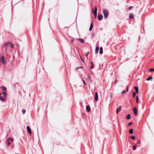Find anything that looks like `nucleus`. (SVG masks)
I'll list each match as a JSON object with an SVG mask.
<instances>
[{"instance_id": "31", "label": "nucleus", "mask_w": 154, "mask_h": 154, "mask_svg": "<svg viewBox=\"0 0 154 154\" xmlns=\"http://www.w3.org/2000/svg\"><path fill=\"white\" fill-rule=\"evenodd\" d=\"M133 8V7L132 6H130L129 8H128V9L129 10H131V9Z\"/></svg>"}, {"instance_id": "11", "label": "nucleus", "mask_w": 154, "mask_h": 154, "mask_svg": "<svg viewBox=\"0 0 154 154\" xmlns=\"http://www.w3.org/2000/svg\"><path fill=\"white\" fill-rule=\"evenodd\" d=\"M86 109L88 112H89L90 110V108L89 105H88L86 107Z\"/></svg>"}, {"instance_id": "30", "label": "nucleus", "mask_w": 154, "mask_h": 154, "mask_svg": "<svg viewBox=\"0 0 154 154\" xmlns=\"http://www.w3.org/2000/svg\"><path fill=\"white\" fill-rule=\"evenodd\" d=\"M131 138L132 140H134L135 138V137L134 136H132L131 137Z\"/></svg>"}, {"instance_id": "40", "label": "nucleus", "mask_w": 154, "mask_h": 154, "mask_svg": "<svg viewBox=\"0 0 154 154\" xmlns=\"http://www.w3.org/2000/svg\"><path fill=\"white\" fill-rule=\"evenodd\" d=\"M94 10L97 11V8L96 7L95 8Z\"/></svg>"}, {"instance_id": "19", "label": "nucleus", "mask_w": 154, "mask_h": 154, "mask_svg": "<svg viewBox=\"0 0 154 154\" xmlns=\"http://www.w3.org/2000/svg\"><path fill=\"white\" fill-rule=\"evenodd\" d=\"M99 49V47L98 46H97L95 48V53L96 54L97 53Z\"/></svg>"}, {"instance_id": "28", "label": "nucleus", "mask_w": 154, "mask_h": 154, "mask_svg": "<svg viewBox=\"0 0 154 154\" xmlns=\"http://www.w3.org/2000/svg\"><path fill=\"white\" fill-rule=\"evenodd\" d=\"M97 11H95L93 12V13L95 15V16H96L97 15Z\"/></svg>"}, {"instance_id": "36", "label": "nucleus", "mask_w": 154, "mask_h": 154, "mask_svg": "<svg viewBox=\"0 0 154 154\" xmlns=\"http://www.w3.org/2000/svg\"><path fill=\"white\" fill-rule=\"evenodd\" d=\"M79 57H80V59H81V60L82 62H83V60H82V58L81 57V56H79Z\"/></svg>"}, {"instance_id": "39", "label": "nucleus", "mask_w": 154, "mask_h": 154, "mask_svg": "<svg viewBox=\"0 0 154 154\" xmlns=\"http://www.w3.org/2000/svg\"><path fill=\"white\" fill-rule=\"evenodd\" d=\"M126 88H127V92H128V86H127L126 87Z\"/></svg>"}, {"instance_id": "32", "label": "nucleus", "mask_w": 154, "mask_h": 154, "mask_svg": "<svg viewBox=\"0 0 154 154\" xmlns=\"http://www.w3.org/2000/svg\"><path fill=\"white\" fill-rule=\"evenodd\" d=\"M126 93V91L125 90H123L122 92V94H124Z\"/></svg>"}, {"instance_id": "44", "label": "nucleus", "mask_w": 154, "mask_h": 154, "mask_svg": "<svg viewBox=\"0 0 154 154\" xmlns=\"http://www.w3.org/2000/svg\"><path fill=\"white\" fill-rule=\"evenodd\" d=\"M82 67H80L79 68H82Z\"/></svg>"}, {"instance_id": "2", "label": "nucleus", "mask_w": 154, "mask_h": 154, "mask_svg": "<svg viewBox=\"0 0 154 154\" xmlns=\"http://www.w3.org/2000/svg\"><path fill=\"white\" fill-rule=\"evenodd\" d=\"M103 13L104 14V18L105 19L109 15L108 11L106 9H104L103 10Z\"/></svg>"}, {"instance_id": "14", "label": "nucleus", "mask_w": 154, "mask_h": 154, "mask_svg": "<svg viewBox=\"0 0 154 154\" xmlns=\"http://www.w3.org/2000/svg\"><path fill=\"white\" fill-rule=\"evenodd\" d=\"M90 63L91 64V66L90 67V68L91 69H93L94 67V65L93 63L92 62H91V61L90 62Z\"/></svg>"}, {"instance_id": "15", "label": "nucleus", "mask_w": 154, "mask_h": 154, "mask_svg": "<svg viewBox=\"0 0 154 154\" xmlns=\"http://www.w3.org/2000/svg\"><path fill=\"white\" fill-rule=\"evenodd\" d=\"M77 40L80 41V42L82 43H83L84 42V40L82 38L77 39Z\"/></svg>"}, {"instance_id": "43", "label": "nucleus", "mask_w": 154, "mask_h": 154, "mask_svg": "<svg viewBox=\"0 0 154 154\" xmlns=\"http://www.w3.org/2000/svg\"><path fill=\"white\" fill-rule=\"evenodd\" d=\"M138 143H139V144L140 143V141H139L138 142Z\"/></svg>"}, {"instance_id": "29", "label": "nucleus", "mask_w": 154, "mask_h": 154, "mask_svg": "<svg viewBox=\"0 0 154 154\" xmlns=\"http://www.w3.org/2000/svg\"><path fill=\"white\" fill-rule=\"evenodd\" d=\"M73 41H74L73 39H71V42H70V43L71 44L73 45Z\"/></svg>"}, {"instance_id": "26", "label": "nucleus", "mask_w": 154, "mask_h": 154, "mask_svg": "<svg viewBox=\"0 0 154 154\" xmlns=\"http://www.w3.org/2000/svg\"><path fill=\"white\" fill-rule=\"evenodd\" d=\"M82 80V81H83L84 84L85 85H87V84H86V83H85V82L84 80V79H83Z\"/></svg>"}, {"instance_id": "37", "label": "nucleus", "mask_w": 154, "mask_h": 154, "mask_svg": "<svg viewBox=\"0 0 154 154\" xmlns=\"http://www.w3.org/2000/svg\"><path fill=\"white\" fill-rule=\"evenodd\" d=\"M132 122H130L129 123H128V125H130L132 124Z\"/></svg>"}, {"instance_id": "24", "label": "nucleus", "mask_w": 154, "mask_h": 154, "mask_svg": "<svg viewBox=\"0 0 154 154\" xmlns=\"http://www.w3.org/2000/svg\"><path fill=\"white\" fill-rule=\"evenodd\" d=\"M136 146H135V145H134L133 146V149L134 150H135L136 149Z\"/></svg>"}, {"instance_id": "5", "label": "nucleus", "mask_w": 154, "mask_h": 154, "mask_svg": "<svg viewBox=\"0 0 154 154\" xmlns=\"http://www.w3.org/2000/svg\"><path fill=\"white\" fill-rule=\"evenodd\" d=\"M2 63L3 64H5L6 63L4 55H2Z\"/></svg>"}, {"instance_id": "13", "label": "nucleus", "mask_w": 154, "mask_h": 154, "mask_svg": "<svg viewBox=\"0 0 154 154\" xmlns=\"http://www.w3.org/2000/svg\"><path fill=\"white\" fill-rule=\"evenodd\" d=\"M100 54H102L103 53V48L101 47H100Z\"/></svg>"}, {"instance_id": "12", "label": "nucleus", "mask_w": 154, "mask_h": 154, "mask_svg": "<svg viewBox=\"0 0 154 154\" xmlns=\"http://www.w3.org/2000/svg\"><path fill=\"white\" fill-rule=\"evenodd\" d=\"M134 17V15L132 13H130L129 14V18L130 19H132Z\"/></svg>"}, {"instance_id": "41", "label": "nucleus", "mask_w": 154, "mask_h": 154, "mask_svg": "<svg viewBox=\"0 0 154 154\" xmlns=\"http://www.w3.org/2000/svg\"><path fill=\"white\" fill-rule=\"evenodd\" d=\"M112 97V93H111L110 97V98H111Z\"/></svg>"}, {"instance_id": "42", "label": "nucleus", "mask_w": 154, "mask_h": 154, "mask_svg": "<svg viewBox=\"0 0 154 154\" xmlns=\"http://www.w3.org/2000/svg\"><path fill=\"white\" fill-rule=\"evenodd\" d=\"M2 95V93L0 92V95Z\"/></svg>"}, {"instance_id": "46", "label": "nucleus", "mask_w": 154, "mask_h": 154, "mask_svg": "<svg viewBox=\"0 0 154 154\" xmlns=\"http://www.w3.org/2000/svg\"><path fill=\"white\" fill-rule=\"evenodd\" d=\"M15 154H19V153H16Z\"/></svg>"}, {"instance_id": "27", "label": "nucleus", "mask_w": 154, "mask_h": 154, "mask_svg": "<svg viewBox=\"0 0 154 154\" xmlns=\"http://www.w3.org/2000/svg\"><path fill=\"white\" fill-rule=\"evenodd\" d=\"M22 112L23 113V114H24L26 112V110L24 109H23L22 110Z\"/></svg>"}, {"instance_id": "10", "label": "nucleus", "mask_w": 154, "mask_h": 154, "mask_svg": "<svg viewBox=\"0 0 154 154\" xmlns=\"http://www.w3.org/2000/svg\"><path fill=\"white\" fill-rule=\"evenodd\" d=\"M121 110V107H119L117 108L116 109V113L117 114H118V112H119Z\"/></svg>"}, {"instance_id": "20", "label": "nucleus", "mask_w": 154, "mask_h": 154, "mask_svg": "<svg viewBox=\"0 0 154 154\" xmlns=\"http://www.w3.org/2000/svg\"><path fill=\"white\" fill-rule=\"evenodd\" d=\"M134 88L135 90H136V92L137 93H138V88L136 86Z\"/></svg>"}, {"instance_id": "18", "label": "nucleus", "mask_w": 154, "mask_h": 154, "mask_svg": "<svg viewBox=\"0 0 154 154\" xmlns=\"http://www.w3.org/2000/svg\"><path fill=\"white\" fill-rule=\"evenodd\" d=\"M93 27V26L92 24L91 23L90 26V27L89 28V30L90 31H91L92 30Z\"/></svg>"}, {"instance_id": "9", "label": "nucleus", "mask_w": 154, "mask_h": 154, "mask_svg": "<svg viewBox=\"0 0 154 154\" xmlns=\"http://www.w3.org/2000/svg\"><path fill=\"white\" fill-rule=\"evenodd\" d=\"M134 112L136 116H137V110L136 108L135 107L134 108Z\"/></svg>"}, {"instance_id": "22", "label": "nucleus", "mask_w": 154, "mask_h": 154, "mask_svg": "<svg viewBox=\"0 0 154 154\" xmlns=\"http://www.w3.org/2000/svg\"><path fill=\"white\" fill-rule=\"evenodd\" d=\"M129 132L130 134H132L133 132V130L132 129H130L129 131Z\"/></svg>"}, {"instance_id": "21", "label": "nucleus", "mask_w": 154, "mask_h": 154, "mask_svg": "<svg viewBox=\"0 0 154 154\" xmlns=\"http://www.w3.org/2000/svg\"><path fill=\"white\" fill-rule=\"evenodd\" d=\"M2 93L4 96V97H5L6 98V96H7V94H6V93L5 92H2Z\"/></svg>"}, {"instance_id": "23", "label": "nucleus", "mask_w": 154, "mask_h": 154, "mask_svg": "<svg viewBox=\"0 0 154 154\" xmlns=\"http://www.w3.org/2000/svg\"><path fill=\"white\" fill-rule=\"evenodd\" d=\"M152 76H150L148 78H147L146 79V80L147 81H149L150 80L152 79Z\"/></svg>"}, {"instance_id": "8", "label": "nucleus", "mask_w": 154, "mask_h": 154, "mask_svg": "<svg viewBox=\"0 0 154 154\" xmlns=\"http://www.w3.org/2000/svg\"><path fill=\"white\" fill-rule=\"evenodd\" d=\"M103 18V16L102 15L98 14L97 16V19L99 20H101Z\"/></svg>"}, {"instance_id": "3", "label": "nucleus", "mask_w": 154, "mask_h": 154, "mask_svg": "<svg viewBox=\"0 0 154 154\" xmlns=\"http://www.w3.org/2000/svg\"><path fill=\"white\" fill-rule=\"evenodd\" d=\"M13 138H7V141L6 143L8 146L11 145V143L13 142Z\"/></svg>"}, {"instance_id": "25", "label": "nucleus", "mask_w": 154, "mask_h": 154, "mask_svg": "<svg viewBox=\"0 0 154 154\" xmlns=\"http://www.w3.org/2000/svg\"><path fill=\"white\" fill-rule=\"evenodd\" d=\"M136 102L137 103H138L139 102V99L137 96L136 97Z\"/></svg>"}, {"instance_id": "38", "label": "nucleus", "mask_w": 154, "mask_h": 154, "mask_svg": "<svg viewBox=\"0 0 154 154\" xmlns=\"http://www.w3.org/2000/svg\"><path fill=\"white\" fill-rule=\"evenodd\" d=\"M88 54H89V52H87V53H86V57H87V56H88Z\"/></svg>"}, {"instance_id": "4", "label": "nucleus", "mask_w": 154, "mask_h": 154, "mask_svg": "<svg viewBox=\"0 0 154 154\" xmlns=\"http://www.w3.org/2000/svg\"><path fill=\"white\" fill-rule=\"evenodd\" d=\"M98 94H97V92H96L95 93V96H94V100H95V101H97L98 99Z\"/></svg>"}, {"instance_id": "33", "label": "nucleus", "mask_w": 154, "mask_h": 154, "mask_svg": "<svg viewBox=\"0 0 154 154\" xmlns=\"http://www.w3.org/2000/svg\"><path fill=\"white\" fill-rule=\"evenodd\" d=\"M87 77H88V79H90V80H91V77H90V75H88Z\"/></svg>"}, {"instance_id": "35", "label": "nucleus", "mask_w": 154, "mask_h": 154, "mask_svg": "<svg viewBox=\"0 0 154 154\" xmlns=\"http://www.w3.org/2000/svg\"><path fill=\"white\" fill-rule=\"evenodd\" d=\"M136 93L135 92H134L133 93V96L134 97L136 95Z\"/></svg>"}, {"instance_id": "45", "label": "nucleus", "mask_w": 154, "mask_h": 154, "mask_svg": "<svg viewBox=\"0 0 154 154\" xmlns=\"http://www.w3.org/2000/svg\"><path fill=\"white\" fill-rule=\"evenodd\" d=\"M79 68H77L76 69V70H77V69H78Z\"/></svg>"}, {"instance_id": "17", "label": "nucleus", "mask_w": 154, "mask_h": 154, "mask_svg": "<svg viewBox=\"0 0 154 154\" xmlns=\"http://www.w3.org/2000/svg\"><path fill=\"white\" fill-rule=\"evenodd\" d=\"M1 88L3 90L5 91L6 90V88L4 86H1Z\"/></svg>"}, {"instance_id": "16", "label": "nucleus", "mask_w": 154, "mask_h": 154, "mask_svg": "<svg viewBox=\"0 0 154 154\" xmlns=\"http://www.w3.org/2000/svg\"><path fill=\"white\" fill-rule=\"evenodd\" d=\"M131 116H130V114H128V115H127L126 117V118L128 120L130 119H131Z\"/></svg>"}, {"instance_id": "7", "label": "nucleus", "mask_w": 154, "mask_h": 154, "mask_svg": "<svg viewBox=\"0 0 154 154\" xmlns=\"http://www.w3.org/2000/svg\"><path fill=\"white\" fill-rule=\"evenodd\" d=\"M6 98L5 97H2L0 96V100L4 102L6 100Z\"/></svg>"}, {"instance_id": "34", "label": "nucleus", "mask_w": 154, "mask_h": 154, "mask_svg": "<svg viewBox=\"0 0 154 154\" xmlns=\"http://www.w3.org/2000/svg\"><path fill=\"white\" fill-rule=\"evenodd\" d=\"M149 71L151 72H152L154 71V69L153 68L151 69H149Z\"/></svg>"}, {"instance_id": "6", "label": "nucleus", "mask_w": 154, "mask_h": 154, "mask_svg": "<svg viewBox=\"0 0 154 154\" xmlns=\"http://www.w3.org/2000/svg\"><path fill=\"white\" fill-rule=\"evenodd\" d=\"M26 128L28 132L29 133V134H31V131L30 127L29 126H27Z\"/></svg>"}, {"instance_id": "1", "label": "nucleus", "mask_w": 154, "mask_h": 154, "mask_svg": "<svg viewBox=\"0 0 154 154\" xmlns=\"http://www.w3.org/2000/svg\"><path fill=\"white\" fill-rule=\"evenodd\" d=\"M4 46L6 47V48L8 47H10L11 48H14V45L10 42H8L5 43L4 45Z\"/></svg>"}]
</instances>
